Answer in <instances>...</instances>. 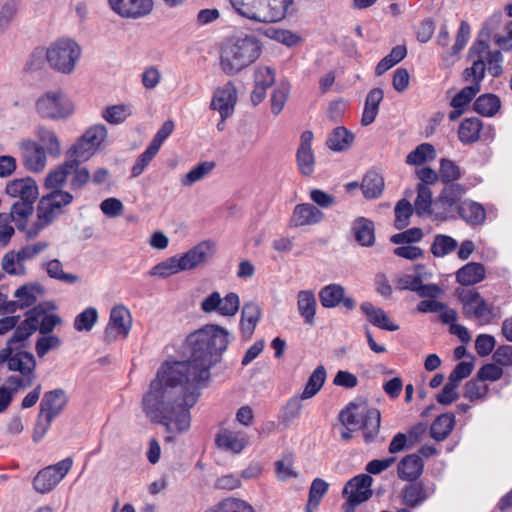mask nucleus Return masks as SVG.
<instances>
[{
    "instance_id": "f257e3e1",
    "label": "nucleus",
    "mask_w": 512,
    "mask_h": 512,
    "mask_svg": "<svg viewBox=\"0 0 512 512\" xmlns=\"http://www.w3.org/2000/svg\"><path fill=\"white\" fill-rule=\"evenodd\" d=\"M229 332L217 325L205 327L187 337L190 356L186 361H165L142 397V410L147 419L165 427L168 434L187 431L191 424L190 408L200 396L199 389L210 378L229 344ZM173 435L165 437L172 442Z\"/></svg>"
},
{
    "instance_id": "f03ea898",
    "label": "nucleus",
    "mask_w": 512,
    "mask_h": 512,
    "mask_svg": "<svg viewBox=\"0 0 512 512\" xmlns=\"http://www.w3.org/2000/svg\"><path fill=\"white\" fill-rule=\"evenodd\" d=\"M261 54V45L253 36L237 38L227 44L221 53V67L228 75H234L254 63Z\"/></svg>"
},
{
    "instance_id": "7ed1b4c3",
    "label": "nucleus",
    "mask_w": 512,
    "mask_h": 512,
    "mask_svg": "<svg viewBox=\"0 0 512 512\" xmlns=\"http://www.w3.org/2000/svg\"><path fill=\"white\" fill-rule=\"evenodd\" d=\"M68 398L62 388L45 392L40 403V412L33 431V440L40 441L50 428L52 421L58 417L66 407Z\"/></svg>"
},
{
    "instance_id": "20e7f679",
    "label": "nucleus",
    "mask_w": 512,
    "mask_h": 512,
    "mask_svg": "<svg viewBox=\"0 0 512 512\" xmlns=\"http://www.w3.org/2000/svg\"><path fill=\"white\" fill-rule=\"evenodd\" d=\"M80 56L81 47L69 38L58 39L45 51L50 68L62 74H71Z\"/></svg>"
},
{
    "instance_id": "39448f33",
    "label": "nucleus",
    "mask_w": 512,
    "mask_h": 512,
    "mask_svg": "<svg viewBox=\"0 0 512 512\" xmlns=\"http://www.w3.org/2000/svg\"><path fill=\"white\" fill-rule=\"evenodd\" d=\"M464 314L477 319L480 324H489L496 317L495 307L489 304L476 290H458Z\"/></svg>"
},
{
    "instance_id": "423d86ee",
    "label": "nucleus",
    "mask_w": 512,
    "mask_h": 512,
    "mask_svg": "<svg viewBox=\"0 0 512 512\" xmlns=\"http://www.w3.org/2000/svg\"><path fill=\"white\" fill-rule=\"evenodd\" d=\"M36 110L43 118L61 119L73 112V105L61 92H47L37 100Z\"/></svg>"
},
{
    "instance_id": "0eeeda50",
    "label": "nucleus",
    "mask_w": 512,
    "mask_h": 512,
    "mask_svg": "<svg viewBox=\"0 0 512 512\" xmlns=\"http://www.w3.org/2000/svg\"><path fill=\"white\" fill-rule=\"evenodd\" d=\"M72 465L73 460L68 457L54 465L42 469L33 480L34 488L42 494L50 492L66 476Z\"/></svg>"
},
{
    "instance_id": "6e6552de",
    "label": "nucleus",
    "mask_w": 512,
    "mask_h": 512,
    "mask_svg": "<svg viewBox=\"0 0 512 512\" xmlns=\"http://www.w3.org/2000/svg\"><path fill=\"white\" fill-rule=\"evenodd\" d=\"M230 3L244 18L264 24L276 23L272 11H268L270 7L266 0H230Z\"/></svg>"
},
{
    "instance_id": "1a4fd4ad",
    "label": "nucleus",
    "mask_w": 512,
    "mask_h": 512,
    "mask_svg": "<svg viewBox=\"0 0 512 512\" xmlns=\"http://www.w3.org/2000/svg\"><path fill=\"white\" fill-rule=\"evenodd\" d=\"M132 327V319L129 310L123 305H117L111 309L109 323L105 329V340L112 342L118 337L125 338Z\"/></svg>"
},
{
    "instance_id": "9d476101",
    "label": "nucleus",
    "mask_w": 512,
    "mask_h": 512,
    "mask_svg": "<svg viewBox=\"0 0 512 512\" xmlns=\"http://www.w3.org/2000/svg\"><path fill=\"white\" fill-rule=\"evenodd\" d=\"M237 90L232 82H227L214 91L210 107L218 111L223 120L231 117L237 103Z\"/></svg>"
},
{
    "instance_id": "9b49d317",
    "label": "nucleus",
    "mask_w": 512,
    "mask_h": 512,
    "mask_svg": "<svg viewBox=\"0 0 512 512\" xmlns=\"http://www.w3.org/2000/svg\"><path fill=\"white\" fill-rule=\"evenodd\" d=\"M111 10L122 18L138 19L153 9L152 0H108Z\"/></svg>"
},
{
    "instance_id": "f8f14e48",
    "label": "nucleus",
    "mask_w": 512,
    "mask_h": 512,
    "mask_svg": "<svg viewBox=\"0 0 512 512\" xmlns=\"http://www.w3.org/2000/svg\"><path fill=\"white\" fill-rule=\"evenodd\" d=\"M214 254V244L203 241L189 249L186 253L178 255L183 271L195 269L205 264Z\"/></svg>"
},
{
    "instance_id": "ddd939ff",
    "label": "nucleus",
    "mask_w": 512,
    "mask_h": 512,
    "mask_svg": "<svg viewBox=\"0 0 512 512\" xmlns=\"http://www.w3.org/2000/svg\"><path fill=\"white\" fill-rule=\"evenodd\" d=\"M444 184V188L434 202V207L440 209V211L435 212L437 219H445L447 210L456 205L466 193L465 187L459 183L450 182Z\"/></svg>"
},
{
    "instance_id": "4468645a",
    "label": "nucleus",
    "mask_w": 512,
    "mask_h": 512,
    "mask_svg": "<svg viewBox=\"0 0 512 512\" xmlns=\"http://www.w3.org/2000/svg\"><path fill=\"white\" fill-rule=\"evenodd\" d=\"M20 151L24 166L33 172H40L46 165V152L44 147L32 140H25L20 144Z\"/></svg>"
},
{
    "instance_id": "2eb2a0df",
    "label": "nucleus",
    "mask_w": 512,
    "mask_h": 512,
    "mask_svg": "<svg viewBox=\"0 0 512 512\" xmlns=\"http://www.w3.org/2000/svg\"><path fill=\"white\" fill-rule=\"evenodd\" d=\"M313 133L304 131L301 135V142L297 149L296 158L299 171L304 176H311L315 167V156L312 151Z\"/></svg>"
},
{
    "instance_id": "dca6fc26",
    "label": "nucleus",
    "mask_w": 512,
    "mask_h": 512,
    "mask_svg": "<svg viewBox=\"0 0 512 512\" xmlns=\"http://www.w3.org/2000/svg\"><path fill=\"white\" fill-rule=\"evenodd\" d=\"M324 218V213L316 206L310 203L297 204L290 218V227L312 226L320 223Z\"/></svg>"
},
{
    "instance_id": "f3484780",
    "label": "nucleus",
    "mask_w": 512,
    "mask_h": 512,
    "mask_svg": "<svg viewBox=\"0 0 512 512\" xmlns=\"http://www.w3.org/2000/svg\"><path fill=\"white\" fill-rule=\"evenodd\" d=\"M4 360L10 371H17L22 375H35L36 359L32 353L22 350L12 352L9 348Z\"/></svg>"
},
{
    "instance_id": "a211bd4d",
    "label": "nucleus",
    "mask_w": 512,
    "mask_h": 512,
    "mask_svg": "<svg viewBox=\"0 0 512 512\" xmlns=\"http://www.w3.org/2000/svg\"><path fill=\"white\" fill-rule=\"evenodd\" d=\"M5 191L9 196L22 201H36L39 194L36 182L30 177L9 181Z\"/></svg>"
},
{
    "instance_id": "6ab92c4d",
    "label": "nucleus",
    "mask_w": 512,
    "mask_h": 512,
    "mask_svg": "<svg viewBox=\"0 0 512 512\" xmlns=\"http://www.w3.org/2000/svg\"><path fill=\"white\" fill-rule=\"evenodd\" d=\"M59 214L60 211L54 207V203L44 195L38 203L37 221L29 230L28 235L30 237L36 236L44 227L50 225Z\"/></svg>"
},
{
    "instance_id": "aec40b11",
    "label": "nucleus",
    "mask_w": 512,
    "mask_h": 512,
    "mask_svg": "<svg viewBox=\"0 0 512 512\" xmlns=\"http://www.w3.org/2000/svg\"><path fill=\"white\" fill-rule=\"evenodd\" d=\"M368 409L369 406L364 401L359 403L351 402L340 412L339 421L346 427H351L352 429L360 428Z\"/></svg>"
},
{
    "instance_id": "412c9836",
    "label": "nucleus",
    "mask_w": 512,
    "mask_h": 512,
    "mask_svg": "<svg viewBox=\"0 0 512 512\" xmlns=\"http://www.w3.org/2000/svg\"><path fill=\"white\" fill-rule=\"evenodd\" d=\"M373 479L368 474H360L350 479L344 489L343 496L353 498L357 496L359 499L366 497V501L372 496L370 489Z\"/></svg>"
},
{
    "instance_id": "4be33fe9",
    "label": "nucleus",
    "mask_w": 512,
    "mask_h": 512,
    "mask_svg": "<svg viewBox=\"0 0 512 512\" xmlns=\"http://www.w3.org/2000/svg\"><path fill=\"white\" fill-rule=\"evenodd\" d=\"M423 466L422 458L419 455H406L398 464V477L401 480L413 482L422 474Z\"/></svg>"
},
{
    "instance_id": "5701e85b",
    "label": "nucleus",
    "mask_w": 512,
    "mask_h": 512,
    "mask_svg": "<svg viewBox=\"0 0 512 512\" xmlns=\"http://www.w3.org/2000/svg\"><path fill=\"white\" fill-rule=\"evenodd\" d=\"M360 309L372 325L388 331H396L399 329L398 325L390 322L389 317L383 309L375 307L372 303L363 302L360 305Z\"/></svg>"
},
{
    "instance_id": "b1692460",
    "label": "nucleus",
    "mask_w": 512,
    "mask_h": 512,
    "mask_svg": "<svg viewBox=\"0 0 512 512\" xmlns=\"http://www.w3.org/2000/svg\"><path fill=\"white\" fill-rule=\"evenodd\" d=\"M352 230L357 243L364 247H371L375 243V226L372 220L358 217L354 220Z\"/></svg>"
},
{
    "instance_id": "393cba45",
    "label": "nucleus",
    "mask_w": 512,
    "mask_h": 512,
    "mask_svg": "<svg viewBox=\"0 0 512 512\" xmlns=\"http://www.w3.org/2000/svg\"><path fill=\"white\" fill-rule=\"evenodd\" d=\"M383 97L384 92L381 88H373L368 92L361 117L362 126H369L375 121Z\"/></svg>"
},
{
    "instance_id": "a878e982",
    "label": "nucleus",
    "mask_w": 512,
    "mask_h": 512,
    "mask_svg": "<svg viewBox=\"0 0 512 512\" xmlns=\"http://www.w3.org/2000/svg\"><path fill=\"white\" fill-rule=\"evenodd\" d=\"M432 195V191L428 186L424 184L417 185V197L413 207L418 216L435 215V212L440 211V209L434 207L435 201H433Z\"/></svg>"
},
{
    "instance_id": "bb28decb",
    "label": "nucleus",
    "mask_w": 512,
    "mask_h": 512,
    "mask_svg": "<svg viewBox=\"0 0 512 512\" xmlns=\"http://www.w3.org/2000/svg\"><path fill=\"white\" fill-rule=\"evenodd\" d=\"M485 278V268L481 263L470 262L461 267L456 273V280L463 286L481 282Z\"/></svg>"
},
{
    "instance_id": "cd10ccee",
    "label": "nucleus",
    "mask_w": 512,
    "mask_h": 512,
    "mask_svg": "<svg viewBox=\"0 0 512 512\" xmlns=\"http://www.w3.org/2000/svg\"><path fill=\"white\" fill-rule=\"evenodd\" d=\"M316 298L311 290H301L297 296V308L305 323L315 324Z\"/></svg>"
},
{
    "instance_id": "c85d7f7f",
    "label": "nucleus",
    "mask_w": 512,
    "mask_h": 512,
    "mask_svg": "<svg viewBox=\"0 0 512 512\" xmlns=\"http://www.w3.org/2000/svg\"><path fill=\"white\" fill-rule=\"evenodd\" d=\"M260 317L261 309L256 303L248 302L243 305L240 325L245 336L250 337L253 334Z\"/></svg>"
},
{
    "instance_id": "c756f323",
    "label": "nucleus",
    "mask_w": 512,
    "mask_h": 512,
    "mask_svg": "<svg viewBox=\"0 0 512 512\" xmlns=\"http://www.w3.org/2000/svg\"><path fill=\"white\" fill-rule=\"evenodd\" d=\"M354 138V134L351 131L343 126H339L330 133L326 144L332 151H346L351 147Z\"/></svg>"
},
{
    "instance_id": "7c9ffc66",
    "label": "nucleus",
    "mask_w": 512,
    "mask_h": 512,
    "mask_svg": "<svg viewBox=\"0 0 512 512\" xmlns=\"http://www.w3.org/2000/svg\"><path fill=\"white\" fill-rule=\"evenodd\" d=\"M216 443L219 447L236 454L240 453L247 445V441L241 433L228 429L222 430L217 435Z\"/></svg>"
},
{
    "instance_id": "2f4dec72",
    "label": "nucleus",
    "mask_w": 512,
    "mask_h": 512,
    "mask_svg": "<svg viewBox=\"0 0 512 512\" xmlns=\"http://www.w3.org/2000/svg\"><path fill=\"white\" fill-rule=\"evenodd\" d=\"M455 426V416L452 413H444L439 415L430 427L431 437L440 442L445 440Z\"/></svg>"
},
{
    "instance_id": "473e14b6",
    "label": "nucleus",
    "mask_w": 512,
    "mask_h": 512,
    "mask_svg": "<svg viewBox=\"0 0 512 512\" xmlns=\"http://www.w3.org/2000/svg\"><path fill=\"white\" fill-rule=\"evenodd\" d=\"M459 216L469 224H482L486 217L483 206L474 201H464L458 207Z\"/></svg>"
},
{
    "instance_id": "72a5a7b5",
    "label": "nucleus",
    "mask_w": 512,
    "mask_h": 512,
    "mask_svg": "<svg viewBox=\"0 0 512 512\" xmlns=\"http://www.w3.org/2000/svg\"><path fill=\"white\" fill-rule=\"evenodd\" d=\"M384 189V179L376 171H369L361 183V190L366 199L378 198Z\"/></svg>"
},
{
    "instance_id": "f704fd0d",
    "label": "nucleus",
    "mask_w": 512,
    "mask_h": 512,
    "mask_svg": "<svg viewBox=\"0 0 512 512\" xmlns=\"http://www.w3.org/2000/svg\"><path fill=\"white\" fill-rule=\"evenodd\" d=\"M329 484L322 478H315L310 485L306 512H315L322 498L328 492Z\"/></svg>"
},
{
    "instance_id": "c9c22d12",
    "label": "nucleus",
    "mask_w": 512,
    "mask_h": 512,
    "mask_svg": "<svg viewBox=\"0 0 512 512\" xmlns=\"http://www.w3.org/2000/svg\"><path fill=\"white\" fill-rule=\"evenodd\" d=\"M427 499V493L422 483L416 482L405 486L402 490L403 503L411 508H416Z\"/></svg>"
},
{
    "instance_id": "e433bc0d",
    "label": "nucleus",
    "mask_w": 512,
    "mask_h": 512,
    "mask_svg": "<svg viewBox=\"0 0 512 512\" xmlns=\"http://www.w3.org/2000/svg\"><path fill=\"white\" fill-rule=\"evenodd\" d=\"M482 122L478 118L464 119L458 129V136L462 143L470 144L479 139Z\"/></svg>"
},
{
    "instance_id": "4c0bfd02",
    "label": "nucleus",
    "mask_w": 512,
    "mask_h": 512,
    "mask_svg": "<svg viewBox=\"0 0 512 512\" xmlns=\"http://www.w3.org/2000/svg\"><path fill=\"white\" fill-rule=\"evenodd\" d=\"M345 289L340 284H329L324 286L319 292L320 303L325 308H334L341 303Z\"/></svg>"
},
{
    "instance_id": "58836bf2",
    "label": "nucleus",
    "mask_w": 512,
    "mask_h": 512,
    "mask_svg": "<svg viewBox=\"0 0 512 512\" xmlns=\"http://www.w3.org/2000/svg\"><path fill=\"white\" fill-rule=\"evenodd\" d=\"M75 162H64L59 165L55 170L50 171L46 177L45 185L50 189H60L66 182L69 175H71Z\"/></svg>"
},
{
    "instance_id": "ea45409f",
    "label": "nucleus",
    "mask_w": 512,
    "mask_h": 512,
    "mask_svg": "<svg viewBox=\"0 0 512 512\" xmlns=\"http://www.w3.org/2000/svg\"><path fill=\"white\" fill-rule=\"evenodd\" d=\"M205 512H255L253 506L247 501L228 497L218 502Z\"/></svg>"
},
{
    "instance_id": "a19ab883",
    "label": "nucleus",
    "mask_w": 512,
    "mask_h": 512,
    "mask_svg": "<svg viewBox=\"0 0 512 512\" xmlns=\"http://www.w3.org/2000/svg\"><path fill=\"white\" fill-rule=\"evenodd\" d=\"M406 55L407 48L405 45H397L393 47L390 53L378 62L375 67V74L377 76L383 75L386 71L402 61Z\"/></svg>"
},
{
    "instance_id": "79ce46f5",
    "label": "nucleus",
    "mask_w": 512,
    "mask_h": 512,
    "mask_svg": "<svg viewBox=\"0 0 512 512\" xmlns=\"http://www.w3.org/2000/svg\"><path fill=\"white\" fill-rule=\"evenodd\" d=\"M381 414L376 408H369L368 412L360 425L364 431V439L366 442H372L378 435L380 430Z\"/></svg>"
},
{
    "instance_id": "37998d69",
    "label": "nucleus",
    "mask_w": 512,
    "mask_h": 512,
    "mask_svg": "<svg viewBox=\"0 0 512 512\" xmlns=\"http://www.w3.org/2000/svg\"><path fill=\"white\" fill-rule=\"evenodd\" d=\"M35 201H22L17 200L10 210V218L16 224L18 229H23L26 226L27 218L32 215L34 211Z\"/></svg>"
},
{
    "instance_id": "c03bdc74",
    "label": "nucleus",
    "mask_w": 512,
    "mask_h": 512,
    "mask_svg": "<svg viewBox=\"0 0 512 512\" xmlns=\"http://www.w3.org/2000/svg\"><path fill=\"white\" fill-rule=\"evenodd\" d=\"M458 247V242L451 236L444 234H437L431 244L430 251L434 257H444Z\"/></svg>"
},
{
    "instance_id": "a18cd8bd",
    "label": "nucleus",
    "mask_w": 512,
    "mask_h": 512,
    "mask_svg": "<svg viewBox=\"0 0 512 512\" xmlns=\"http://www.w3.org/2000/svg\"><path fill=\"white\" fill-rule=\"evenodd\" d=\"M215 168V162L203 161L193 167L181 178V184L185 187H191L196 182L204 179Z\"/></svg>"
},
{
    "instance_id": "49530a36",
    "label": "nucleus",
    "mask_w": 512,
    "mask_h": 512,
    "mask_svg": "<svg viewBox=\"0 0 512 512\" xmlns=\"http://www.w3.org/2000/svg\"><path fill=\"white\" fill-rule=\"evenodd\" d=\"M499 108L500 100L493 94H483L473 104L474 111L483 116H493Z\"/></svg>"
},
{
    "instance_id": "de8ad7c7",
    "label": "nucleus",
    "mask_w": 512,
    "mask_h": 512,
    "mask_svg": "<svg viewBox=\"0 0 512 512\" xmlns=\"http://www.w3.org/2000/svg\"><path fill=\"white\" fill-rule=\"evenodd\" d=\"M326 379V370L324 366H318L310 375L305 388L301 394V399L312 398L322 388Z\"/></svg>"
},
{
    "instance_id": "09e8293b",
    "label": "nucleus",
    "mask_w": 512,
    "mask_h": 512,
    "mask_svg": "<svg viewBox=\"0 0 512 512\" xmlns=\"http://www.w3.org/2000/svg\"><path fill=\"white\" fill-rule=\"evenodd\" d=\"M45 270L50 278L56 279L58 281L74 284L79 281V276L76 274L65 273L63 271V265L60 260L53 259L48 262L43 263Z\"/></svg>"
},
{
    "instance_id": "8fccbe9b",
    "label": "nucleus",
    "mask_w": 512,
    "mask_h": 512,
    "mask_svg": "<svg viewBox=\"0 0 512 512\" xmlns=\"http://www.w3.org/2000/svg\"><path fill=\"white\" fill-rule=\"evenodd\" d=\"M181 271L183 270L181 268V263L179 262L178 255H175L167 258L166 260L152 267V269L149 271V274L151 276L167 278Z\"/></svg>"
},
{
    "instance_id": "3c124183",
    "label": "nucleus",
    "mask_w": 512,
    "mask_h": 512,
    "mask_svg": "<svg viewBox=\"0 0 512 512\" xmlns=\"http://www.w3.org/2000/svg\"><path fill=\"white\" fill-rule=\"evenodd\" d=\"M435 156L436 150L433 145L422 143L407 155L406 162L410 165H421L427 160H433Z\"/></svg>"
},
{
    "instance_id": "603ef678",
    "label": "nucleus",
    "mask_w": 512,
    "mask_h": 512,
    "mask_svg": "<svg viewBox=\"0 0 512 512\" xmlns=\"http://www.w3.org/2000/svg\"><path fill=\"white\" fill-rule=\"evenodd\" d=\"M37 136L40 142L43 144L44 150L53 156L57 157L60 155L61 146L58 137L54 133V131L47 129L45 127H39L37 129Z\"/></svg>"
},
{
    "instance_id": "864d4df0",
    "label": "nucleus",
    "mask_w": 512,
    "mask_h": 512,
    "mask_svg": "<svg viewBox=\"0 0 512 512\" xmlns=\"http://www.w3.org/2000/svg\"><path fill=\"white\" fill-rule=\"evenodd\" d=\"M413 210L415 209L408 200L401 199L400 201L397 202L394 209V226L396 229L402 230L409 225V219L413 214Z\"/></svg>"
},
{
    "instance_id": "5fc2aeb1",
    "label": "nucleus",
    "mask_w": 512,
    "mask_h": 512,
    "mask_svg": "<svg viewBox=\"0 0 512 512\" xmlns=\"http://www.w3.org/2000/svg\"><path fill=\"white\" fill-rule=\"evenodd\" d=\"M98 320V312L94 307H88L78 314L74 320L77 331H90Z\"/></svg>"
},
{
    "instance_id": "6e6d98bb",
    "label": "nucleus",
    "mask_w": 512,
    "mask_h": 512,
    "mask_svg": "<svg viewBox=\"0 0 512 512\" xmlns=\"http://www.w3.org/2000/svg\"><path fill=\"white\" fill-rule=\"evenodd\" d=\"M96 150L92 148L82 137L69 149L68 155L70 160L84 162L87 161Z\"/></svg>"
},
{
    "instance_id": "4d7b16f0",
    "label": "nucleus",
    "mask_w": 512,
    "mask_h": 512,
    "mask_svg": "<svg viewBox=\"0 0 512 512\" xmlns=\"http://www.w3.org/2000/svg\"><path fill=\"white\" fill-rule=\"evenodd\" d=\"M480 91L478 84H472L461 89L451 100L450 105L453 108L465 107L471 102V100Z\"/></svg>"
},
{
    "instance_id": "13d9d810",
    "label": "nucleus",
    "mask_w": 512,
    "mask_h": 512,
    "mask_svg": "<svg viewBox=\"0 0 512 512\" xmlns=\"http://www.w3.org/2000/svg\"><path fill=\"white\" fill-rule=\"evenodd\" d=\"M68 162H75V166L71 173L70 188L74 191L81 190L91 179L89 170L86 167H79L81 162L68 160Z\"/></svg>"
},
{
    "instance_id": "bf43d9fd",
    "label": "nucleus",
    "mask_w": 512,
    "mask_h": 512,
    "mask_svg": "<svg viewBox=\"0 0 512 512\" xmlns=\"http://www.w3.org/2000/svg\"><path fill=\"white\" fill-rule=\"evenodd\" d=\"M439 176L443 183L455 182L460 179L461 171L455 162L448 159H442L440 162Z\"/></svg>"
},
{
    "instance_id": "052dcab7",
    "label": "nucleus",
    "mask_w": 512,
    "mask_h": 512,
    "mask_svg": "<svg viewBox=\"0 0 512 512\" xmlns=\"http://www.w3.org/2000/svg\"><path fill=\"white\" fill-rule=\"evenodd\" d=\"M96 151L107 137V129L104 125H94L87 129L81 136Z\"/></svg>"
},
{
    "instance_id": "680f3d73",
    "label": "nucleus",
    "mask_w": 512,
    "mask_h": 512,
    "mask_svg": "<svg viewBox=\"0 0 512 512\" xmlns=\"http://www.w3.org/2000/svg\"><path fill=\"white\" fill-rule=\"evenodd\" d=\"M40 291L39 285H23L15 291L14 296L19 300L21 307H28L36 302L35 292Z\"/></svg>"
},
{
    "instance_id": "e2e57ef3",
    "label": "nucleus",
    "mask_w": 512,
    "mask_h": 512,
    "mask_svg": "<svg viewBox=\"0 0 512 512\" xmlns=\"http://www.w3.org/2000/svg\"><path fill=\"white\" fill-rule=\"evenodd\" d=\"M158 151V148H156L152 144H149L146 150L138 156L135 164L133 165L131 170L132 176L138 177L140 174H142V172L145 170L148 164L157 155Z\"/></svg>"
},
{
    "instance_id": "0e129e2a",
    "label": "nucleus",
    "mask_w": 512,
    "mask_h": 512,
    "mask_svg": "<svg viewBox=\"0 0 512 512\" xmlns=\"http://www.w3.org/2000/svg\"><path fill=\"white\" fill-rule=\"evenodd\" d=\"M477 380H470L465 384L464 397L470 401L483 399L488 393V386Z\"/></svg>"
},
{
    "instance_id": "69168bd1",
    "label": "nucleus",
    "mask_w": 512,
    "mask_h": 512,
    "mask_svg": "<svg viewBox=\"0 0 512 512\" xmlns=\"http://www.w3.org/2000/svg\"><path fill=\"white\" fill-rule=\"evenodd\" d=\"M486 71V61L483 58H478L473 61L472 66L466 68L464 71L465 80H469L472 78V84H478L479 88L481 87V81L485 76Z\"/></svg>"
},
{
    "instance_id": "338daca9",
    "label": "nucleus",
    "mask_w": 512,
    "mask_h": 512,
    "mask_svg": "<svg viewBox=\"0 0 512 512\" xmlns=\"http://www.w3.org/2000/svg\"><path fill=\"white\" fill-rule=\"evenodd\" d=\"M130 115L128 107L125 105H114L107 107L103 111V118L110 124H120Z\"/></svg>"
},
{
    "instance_id": "774afa93",
    "label": "nucleus",
    "mask_w": 512,
    "mask_h": 512,
    "mask_svg": "<svg viewBox=\"0 0 512 512\" xmlns=\"http://www.w3.org/2000/svg\"><path fill=\"white\" fill-rule=\"evenodd\" d=\"M289 95V87L280 84L273 91L271 97V111L274 115L280 114Z\"/></svg>"
}]
</instances>
